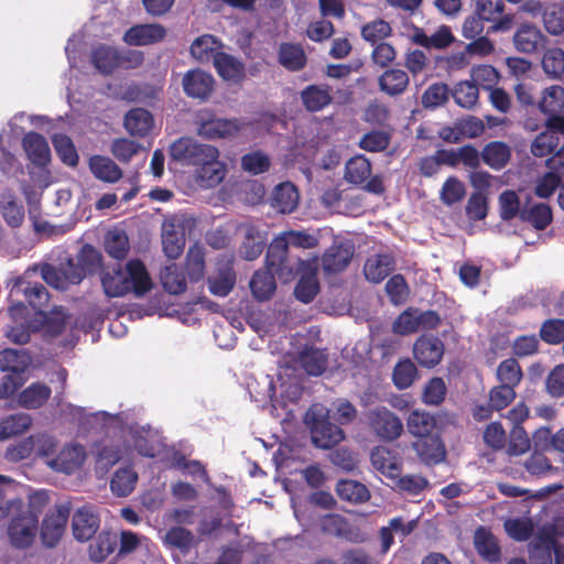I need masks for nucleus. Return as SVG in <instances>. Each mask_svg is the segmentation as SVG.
Listing matches in <instances>:
<instances>
[{
    "mask_svg": "<svg viewBox=\"0 0 564 564\" xmlns=\"http://www.w3.org/2000/svg\"><path fill=\"white\" fill-rule=\"evenodd\" d=\"M455 102L466 109L473 108L479 98V89L471 82H460L455 86L453 91Z\"/></svg>",
    "mask_w": 564,
    "mask_h": 564,
    "instance_id": "57",
    "label": "nucleus"
},
{
    "mask_svg": "<svg viewBox=\"0 0 564 564\" xmlns=\"http://www.w3.org/2000/svg\"><path fill=\"white\" fill-rule=\"evenodd\" d=\"M371 175V163L362 154L349 159L345 166V180L354 185H362Z\"/></svg>",
    "mask_w": 564,
    "mask_h": 564,
    "instance_id": "42",
    "label": "nucleus"
},
{
    "mask_svg": "<svg viewBox=\"0 0 564 564\" xmlns=\"http://www.w3.org/2000/svg\"><path fill=\"white\" fill-rule=\"evenodd\" d=\"M123 123L131 135L145 137L153 127V116L143 108H133L126 113Z\"/></svg>",
    "mask_w": 564,
    "mask_h": 564,
    "instance_id": "36",
    "label": "nucleus"
},
{
    "mask_svg": "<svg viewBox=\"0 0 564 564\" xmlns=\"http://www.w3.org/2000/svg\"><path fill=\"white\" fill-rule=\"evenodd\" d=\"M520 219L536 230H544L553 221L552 208L545 203L534 204L530 208H522Z\"/></svg>",
    "mask_w": 564,
    "mask_h": 564,
    "instance_id": "43",
    "label": "nucleus"
},
{
    "mask_svg": "<svg viewBox=\"0 0 564 564\" xmlns=\"http://www.w3.org/2000/svg\"><path fill=\"white\" fill-rule=\"evenodd\" d=\"M118 546L116 533L101 531L97 538L89 544V558L95 563L104 562Z\"/></svg>",
    "mask_w": 564,
    "mask_h": 564,
    "instance_id": "37",
    "label": "nucleus"
},
{
    "mask_svg": "<svg viewBox=\"0 0 564 564\" xmlns=\"http://www.w3.org/2000/svg\"><path fill=\"white\" fill-rule=\"evenodd\" d=\"M245 230L243 241L239 248L240 256L246 260L257 259L263 251L264 239L260 230L252 224L241 226Z\"/></svg>",
    "mask_w": 564,
    "mask_h": 564,
    "instance_id": "35",
    "label": "nucleus"
},
{
    "mask_svg": "<svg viewBox=\"0 0 564 564\" xmlns=\"http://www.w3.org/2000/svg\"><path fill=\"white\" fill-rule=\"evenodd\" d=\"M322 267L321 258L317 254H310L306 258H299L293 265H290L283 282L296 280V282H318L317 273Z\"/></svg>",
    "mask_w": 564,
    "mask_h": 564,
    "instance_id": "22",
    "label": "nucleus"
},
{
    "mask_svg": "<svg viewBox=\"0 0 564 564\" xmlns=\"http://www.w3.org/2000/svg\"><path fill=\"white\" fill-rule=\"evenodd\" d=\"M336 494L340 500L350 503H362L370 499L369 489L361 482L351 479H341L336 485Z\"/></svg>",
    "mask_w": 564,
    "mask_h": 564,
    "instance_id": "40",
    "label": "nucleus"
},
{
    "mask_svg": "<svg viewBox=\"0 0 564 564\" xmlns=\"http://www.w3.org/2000/svg\"><path fill=\"white\" fill-rule=\"evenodd\" d=\"M44 282H82L102 271V254L91 245H85L76 259L65 256L57 267L51 263L39 265ZM37 270V265L33 268Z\"/></svg>",
    "mask_w": 564,
    "mask_h": 564,
    "instance_id": "2",
    "label": "nucleus"
},
{
    "mask_svg": "<svg viewBox=\"0 0 564 564\" xmlns=\"http://www.w3.org/2000/svg\"><path fill=\"white\" fill-rule=\"evenodd\" d=\"M311 417V437L312 443L322 449H329L339 444L345 438V432L338 425L330 422L328 415L317 416L311 411L307 417Z\"/></svg>",
    "mask_w": 564,
    "mask_h": 564,
    "instance_id": "7",
    "label": "nucleus"
},
{
    "mask_svg": "<svg viewBox=\"0 0 564 564\" xmlns=\"http://www.w3.org/2000/svg\"><path fill=\"white\" fill-rule=\"evenodd\" d=\"M23 284H13L11 293L13 292H23L28 303L39 315L40 312H43L42 308L46 306L50 300V294L44 286V284H34L32 288L21 289Z\"/></svg>",
    "mask_w": 564,
    "mask_h": 564,
    "instance_id": "50",
    "label": "nucleus"
},
{
    "mask_svg": "<svg viewBox=\"0 0 564 564\" xmlns=\"http://www.w3.org/2000/svg\"><path fill=\"white\" fill-rule=\"evenodd\" d=\"M466 195L464 183L455 176H449L441 189V200L447 205H454L460 202Z\"/></svg>",
    "mask_w": 564,
    "mask_h": 564,
    "instance_id": "63",
    "label": "nucleus"
},
{
    "mask_svg": "<svg viewBox=\"0 0 564 564\" xmlns=\"http://www.w3.org/2000/svg\"><path fill=\"white\" fill-rule=\"evenodd\" d=\"M297 364L308 376H321L327 368L328 354L326 349L305 344L299 351Z\"/></svg>",
    "mask_w": 564,
    "mask_h": 564,
    "instance_id": "21",
    "label": "nucleus"
},
{
    "mask_svg": "<svg viewBox=\"0 0 564 564\" xmlns=\"http://www.w3.org/2000/svg\"><path fill=\"white\" fill-rule=\"evenodd\" d=\"M288 242L285 238L278 236L270 242L265 254V272L261 282H275V279L284 280L288 265ZM260 272H254L249 282H260Z\"/></svg>",
    "mask_w": 564,
    "mask_h": 564,
    "instance_id": "6",
    "label": "nucleus"
},
{
    "mask_svg": "<svg viewBox=\"0 0 564 564\" xmlns=\"http://www.w3.org/2000/svg\"><path fill=\"white\" fill-rule=\"evenodd\" d=\"M52 390L43 382H33L19 395L20 404L25 409L36 410L51 398Z\"/></svg>",
    "mask_w": 564,
    "mask_h": 564,
    "instance_id": "38",
    "label": "nucleus"
},
{
    "mask_svg": "<svg viewBox=\"0 0 564 564\" xmlns=\"http://www.w3.org/2000/svg\"><path fill=\"white\" fill-rule=\"evenodd\" d=\"M503 11L505 3L502 0H476L475 12L485 21L492 22L488 33L509 32L513 28V14H502Z\"/></svg>",
    "mask_w": 564,
    "mask_h": 564,
    "instance_id": "8",
    "label": "nucleus"
},
{
    "mask_svg": "<svg viewBox=\"0 0 564 564\" xmlns=\"http://www.w3.org/2000/svg\"><path fill=\"white\" fill-rule=\"evenodd\" d=\"M22 147L29 160L37 166H45L51 161V150L46 139L39 132H28L22 139Z\"/></svg>",
    "mask_w": 564,
    "mask_h": 564,
    "instance_id": "23",
    "label": "nucleus"
},
{
    "mask_svg": "<svg viewBox=\"0 0 564 564\" xmlns=\"http://www.w3.org/2000/svg\"><path fill=\"white\" fill-rule=\"evenodd\" d=\"M215 84L212 74L198 68L187 70L182 79L185 95L200 101H206L212 97L215 90Z\"/></svg>",
    "mask_w": 564,
    "mask_h": 564,
    "instance_id": "14",
    "label": "nucleus"
},
{
    "mask_svg": "<svg viewBox=\"0 0 564 564\" xmlns=\"http://www.w3.org/2000/svg\"><path fill=\"white\" fill-rule=\"evenodd\" d=\"M278 61L289 72H299L306 66L307 57L301 44L283 42L279 46Z\"/></svg>",
    "mask_w": 564,
    "mask_h": 564,
    "instance_id": "30",
    "label": "nucleus"
},
{
    "mask_svg": "<svg viewBox=\"0 0 564 564\" xmlns=\"http://www.w3.org/2000/svg\"><path fill=\"white\" fill-rule=\"evenodd\" d=\"M69 518V507L56 506L55 510L47 513L42 522L41 539L47 547H54L62 539Z\"/></svg>",
    "mask_w": 564,
    "mask_h": 564,
    "instance_id": "12",
    "label": "nucleus"
},
{
    "mask_svg": "<svg viewBox=\"0 0 564 564\" xmlns=\"http://www.w3.org/2000/svg\"><path fill=\"white\" fill-rule=\"evenodd\" d=\"M475 546L478 553L487 560L496 561L500 555V549L494 535L482 529H479L476 532Z\"/></svg>",
    "mask_w": 564,
    "mask_h": 564,
    "instance_id": "62",
    "label": "nucleus"
},
{
    "mask_svg": "<svg viewBox=\"0 0 564 564\" xmlns=\"http://www.w3.org/2000/svg\"><path fill=\"white\" fill-rule=\"evenodd\" d=\"M445 352L444 343L434 335L423 334L419 336L413 345L414 359L421 367L434 368L437 366Z\"/></svg>",
    "mask_w": 564,
    "mask_h": 564,
    "instance_id": "9",
    "label": "nucleus"
},
{
    "mask_svg": "<svg viewBox=\"0 0 564 564\" xmlns=\"http://www.w3.org/2000/svg\"><path fill=\"white\" fill-rule=\"evenodd\" d=\"M88 166L91 174L105 183L113 184L122 177V170L108 156L93 155L89 158Z\"/></svg>",
    "mask_w": 564,
    "mask_h": 564,
    "instance_id": "28",
    "label": "nucleus"
},
{
    "mask_svg": "<svg viewBox=\"0 0 564 564\" xmlns=\"http://www.w3.org/2000/svg\"><path fill=\"white\" fill-rule=\"evenodd\" d=\"M361 422L371 435L386 443L397 441L404 432L402 420L384 405H376L366 410Z\"/></svg>",
    "mask_w": 564,
    "mask_h": 564,
    "instance_id": "4",
    "label": "nucleus"
},
{
    "mask_svg": "<svg viewBox=\"0 0 564 564\" xmlns=\"http://www.w3.org/2000/svg\"><path fill=\"white\" fill-rule=\"evenodd\" d=\"M558 143L560 139L557 135L543 131L534 138L531 144V153L536 158L547 156L555 151Z\"/></svg>",
    "mask_w": 564,
    "mask_h": 564,
    "instance_id": "64",
    "label": "nucleus"
},
{
    "mask_svg": "<svg viewBox=\"0 0 564 564\" xmlns=\"http://www.w3.org/2000/svg\"><path fill=\"white\" fill-rule=\"evenodd\" d=\"M540 338L549 345H558L564 341V319L549 318L544 321L539 330Z\"/></svg>",
    "mask_w": 564,
    "mask_h": 564,
    "instance_id": "58",
    "label": "nucleus"
},
{
    "mask_svg": "<svg viewBox=\"0 0 564 564\" xmlns=\"http://www.w3.org/2000/svg\"><path fill=\"white\" fill-rule=\"evenodd\" d=\"M391 137L382 130H372L365 133L359 140V148L368 152H382L388 149Z\"/></svg>",
    "mask_w": 564,
    "mask_h": 564,
    "instance_id": "60",
    "label": "nucleus"
},
{
    "mask_svg": "<svg viewBox=\"0 0 564 564\" xmlns=\"http://www.w3.org/2000/svg\"><path fill=\"white\" fill-rule=\"evenodd\" d=\"M34 318L36 323L32 325V330H43L44 335L50 337H57L63 334L69 322V315L62 306L55 307L50 313L40 312Z\"/></svg>",
    "mask_w": 564,
    "mask_h": 564,
    "instance_id": "19",
    "label": "nucleus"
},
{
    "mask_svg": "<svg viewBox=\"0 0 564 564\" xmlns=\"http://www.w3.org/2000/svg\"><path fill=\"white\" fill-rule=\"evenodd\" d=\"M441 433L416 438L412 444L419 458L429 466L437 465L446 457V448Z\"/></svg>",
    "mask_w": 564,
    "mask_h": 564,
    "instance_id": "17",
    "label": "nucleus"
},
{
    "mask_svg": "<svg viewBox=\"0 0 564 564\" xmlns=\"http://www.w3.org/2000/svg\"><path fill=\"white\" fill-rule=\"evenodd\" d=\"M0 209L10 227L17 228L21 226L24 220V208L18 203L17 197L11 192L1 195Z\"/></svg>",
    "mask_w": 564,
    "mask_h": 564,
    "instance_id": "45",
    "label": "nucleus"
},
{
    "mask_svg": "<svg viewBox=\"0 0 564 564\" xmlns=\"http://www.w3.org/2000/svg\"><path fill=\"white\" fill-rule=\"evenodd\" d=\"M221 42L212 34H204L194 40L191 45L192 56L200 63L214 61L215 55L220 53Z\"/></svg>",
    "mask_w": 564,
    "mask_h": 564,
    "instance_id": "41",
    "label": "nucleus"
},
{
    "mask_svg": "<svg viewBox=\"0 0 564 564\" xmlns=\"http://www.w3.org/2000/svg\"><path fill=\"white\" fill-rule=\"evenodd\" d=\"M516 397L514 388L499 383L489 390L488 401L496 411H501L508 408Z\"/></svg>",
    "mask_w": 564,
    "mask_h": 564,
    "instance_id": "61",
    "label": "nucleus"
},
{
    "mask_svg": "<svg viewBox=\"0 0 564 564\" xmlns=\"http://www.w3.org/2000/svg\"><path fill=\"white\" fill-rule=\"evenodd\" d=\"M511 155V148L502 141H490L481 150L482 162L495 171L505 169Z\"/></svg>",
    "mask_w": 564,
    "mask_h": 564,
    "instance_id": "29",
    "label": "nucleus"
},
{
    "mask_svg": "<svg viewBox=\"0 0 564 564\" xmlns=\"http://www.w3.org/2000/svg\"><path fill=\"white\" fill-rule=\"evenodd\" d=\"M496 377L499 383L516 389L523 378V372L519 361L516 358L510 357L498 365Z\"/></svg>",
    "mask_w": 564,
    "mask_h": 564,
    "instance_id": "46",
    "label": "nucleus"
},
{
    "mask_svg": "<svg viewBox=\"0 0 564 564\" xmlns=\"http://www.w3.org/2000/svg\"><path fill=\"white\" fill-rule=\"evenodd\" d=\"M138 481V474L131 467L119 468L112 476L110 489L117 497L129 496Z\"/></svg>",
    "mask_w": 564,
    "mask_h": 564,
    "instance_id": "44",
    "label": "nucleus"
},
{
    "mask_svg": "<svg viewBox=\"0 0 564 564\" xmlns=\"http://www.w3.org/2000/svg\"><path fill=\"white\" fill-rule=\"evenodd\" d=\"M39 522L35 516H24L21 512L13 517L8 525L10 543L15 549H26L35 540Z\"/></svg>",
    "mask_w": 564,
    "mask_h": 564,
    "instance_id": "11",
    "label": "nucleus"
},
{
    "mask_svg": "<svg viewBox=\"0 0 564 564\" xmlns=\"http://www.w3.org/2000/svg\"><path fill=\"white\" fill-rule=\"evenodd\" d=\"M31 356L23 349L7 348L0 351V371L23 375L31 365Z\"/></svg>",
    "mask_w": 564,
    "mask_h": 564,
    "instance_id": "32",
    "label": "nucleus"
},
{
    "mask_svg": "<svg viewBox=\"0 0 564 564\" xmlns=\"http://www.w3.org/2000/svg\"><path fill=\"white\" fill-rule=\"evenodd\" d=\"M500 218L510 221L517 216L520 218L521 207L520 198L514 191H503L498 198Z\"/></svg>",
    "mask_w": 564,
    "mask_h": 564,
    "instance_id": "54",
    "label": "nucleus"
},
{
    "mask_svg": "<svg viewBox=\"0 0 564 564\" xmlns=\"http://www.w3.org/2000/svg\"><path fill=\"white\" fill-rule=\"evenodd\" d=\"M100 527L99 514L93 506L85 505L78 508L72 518L74 538L79 542L90 540Z\"/></svg>",
    "mask_w": 564,
    "mask_h": 564,
    "instance_id": "15",
    "label": "nucleus"
},
{
    "mask_svg": "<svg viewBox=\"0 0 564 564\" xmlns=\"http://www.w3.org/2000/svg\"><path fill=\"white\" fill-rule=\"evenodd\" d=\"M152 430L150 426L134 425L130 427V436L135 451L144 457L153 458L156 455L155 446L151 440Z\"/></svg>",
    "mask_w": 564,
    "mask_h": 564,
    "instance_id": "47",
    "label": "nucleus"
},
{
    "mask_svg": "<svg viewBox=\"0 0 564 564\" xmlns=\"http://www.w3.org/2000/svg\"><path fill=\"white\" fill-rule=\"evenodd\" d=\"M542 68L549 78H562L564 75V51L560 47L547 48L542 57Z\"/></svg>",
    "mask_w": 564,
    "mask_h": 564,
    "instance_id": "48",
    "label": "nucleus"
},
{
    "mask_svg": "<svg viewBox=\"0 0 564 564\" xmlns=\"http://www.w3.org/2000/svg\"><path fill=\"white\" fill-rule=\"evenodd\" d=\"M196 134L205 140H226L239 135L243 122L238 118L218 117L215 110L203 108L194 117Z\"/></svg>",
    "mask_w": 564,
    "mask_h": 564,
    "instance_id": "3",
    "label": "nucleus"
},
{
    "mask_svg": "<svg viewBox=\"0 0 564 564\" xmlns=\"http://www.w3.org/2000/svg\"><path fill=\"white\" fill-rule=\"evenodd\" d=\"M165 271L166 276L175 275L172 282H186V278L189 280V282H199L203 279L205 272L204 247L195 243L188 249L184 265L185 276H182V279H178V267L175 263L165 267Z\"/></svg>",
    "mask_w": 564,
    "mask_h": 564,
    "instance_id": "13",
    "label": "nucleus"
},
{
    "mask_svg": "<svg viewBox=\"0 0 564 564\" xmlns=\"http://www.w3.org/2000/svg\"><path fill=\"white\" fill-rule=\"evenodd\" d=\"M300 97L307 111L318 112L332 104L333 89L326 84H312L300 93Z\"/></svg>",
    "mask_w": 564,
    "mask_h": 564,
    "instance_id": "24",
    "label": "nucleus"
},
{
    "mask_svg": "<svg viewBox=\"0 0 564 564\" xmlns=\"http://www.w3.org/2000/svg\"><path fill=\"white\" fill-rule=\"evenodd\" d=\"M226 172V165L217 158L197 169V178L202 186L214 187L225 178Z\"/></svg>",
    "mask_w": 564,
    "mask_h": 564,
    "instance_id": "49",
    "label": "nucleus"
},
{
    "mask_svg": "<svg viewBox=\"0 0 564 564\" xmlns=\"http://www.w3.org/2000/svg\"><path fill=\"white\" fill-rule=\"evenodd\" d=\"M406 427L409 433L415 438L442 432V427L437 424L436 416L420 410H413L409 414Z\"/></svg>",
    "mask_w": 564,
    "mask_h": 564,
    "instance_id": "25",
    "label": "nucleus"
},
{
    "mask_svg": "<svg viewBox=\"0 0 564 564\" xmlns=\"http://www.w3.org/2000/svg\"><path fill=\"white\" fill-rule=\"evenodd\" d=\"M299 200L300 194L296 186L291 182H283L274 187L271 205L282 214H291L297 207Z\"/></svg>",
    "mask_w": 564,
    "mask_h": 564,
    "instance_id": "27",
    "label": "nucleus"
},
{
    "mask_svg": "<svg viewBox=\"0 0 564 564\" xmlns=\"http://www.w3.org/2000/svg\"><path fill=\"white\" fill-rule=\"evenodd\" d=\"M53 145L61 161L72 167L77 166L79 156L72 139L66 134H56L53 138Z\"/></svg>",
    "mask_w": 564,
    "mask_h": 564,
    "instance_id": "53",
    "label": "nucleus"
},
{
    "mask_svg": "<svg viewBox=\"0 0 564 564\" xmlns=\"http://www.w3.org/2000/svg\"><path fill=\"white\" fill-rule=\"evenodd\" d=\"M354 257V247L346 242H334L321 258L322 269L326 274L345 271Z\"/></svg>",
    "mask_w": 564,
    "mask_h": 564,
    "instance_id": "16",
    "label": "nucleus"
},
{
    "mask_svg": "<svg viewBox=\"0 0 564 564\" xmlns=\"http://www.w3.org/2000/svg\"><path fill=\"white\" fill-rule=\"evenodd\" d=\"M395 271V259L391 254H372L367 258L364 264V274L368 282H405L402 274H393Z\"/></svg>",
    "mask_w": 564,
    "mask_h": 564,
    "instance_id": "10",
    "label": "nucleus"
},
{
    "mask_svg": "<svg viewBox=\"0 0 564 564\" xmlns=\"http://www.w3.org/2000/svg\"><path fill=\"white\" fill-rule=\"evenodd\" d=\"M171 158L183 165H193L197 169L219 158V151L215 145L199 143L197 140L183 137L172 143Z\"/></svg>",
    "mask_w": 564,
    "mask_h": 564,
    "instance_id": "5",
    "label": "nucleus"
},
{
    "mask_svg": "<svg viewBox=\"0 0 564 564\" xmlns=\"http://www.w3.org/2000/svg\"><path fill=\"white\" fill-rule=\"evenodd\" d=\"M271 161L268 154L262 151H252L241 158V167L243 171L259 175L270 170Z\"/></svg>",
    "mask_w": 564,
    "mask_h": 564,
    "instance_id": "56",
    "label": "nucleus"
},
{
    "mask_svg": "<svg viewBox=\"0 0 564 564\" xmlns=\"http://www.w3.org/2000/svg\"><path fill=\"white\" fill-rule=\"evenodd\" d=\"M360 34L366 42L375 45L391 36L392 28L386 20L376 19L362 25Z\"/></svg>",
    "mask_w": 564,
    "mask_h": 564,
    "instance_id": "52",
    "label": "nucleus"
},
{
    "mask_svg": "<svg viewBox=\"0 0 564 564\" xmlns=\"http://www.w3.org/2000/svg\"><path fill=\"white\" fill-rule=\"evenodd\" d=\"M105 250L113 259H124L129 252V239L126 231L108 232L105 237Z\"/></svg>",
    "mask_w": 564,
    "mask_h": 564,
    "instance_id": "51",
    "label": "nucleus"
},
{
    "mask_svg": "<svg viewBox=\"0 0 564 564\" xmlns=\"http://www.w3.org/2000/svg\"><path fill=\"white\" fill-rule=\"evenodd\" d=\"M90 62L100 74L110 75L118 68V48L99 44L93 48Z\"/></svg>",
    "mask_w": 564,
    "mask_h": 564,
    "instance_id": "33",
    "label": "nucleus"
},
{
    "mask_svg": "<svg viewBox=\"0 0 564 564\" xmlns=\"http://www.w3.org/2000/svg\"><path fill=\"white\" fill-rule=\"evenodd\" d=\"M107 297L130 296L140 300L144 315L178 313L180 296L187 290V284H101Z\"/></svg>",
    "mask_w": 564,
    "mask_h": 564,
    "instance_id": "1",
    "label": "nucleus"
},
{
    "mask_svg": "<svg viewBox=\"0 0 564 564\" xmlns=\"http://www.w3.org/2000/svg\"><path fill=\"white\" fill-rule=\"evenodd\" d=\"M162 243L165 254L171 259L178 258L184 250V238L180 237L174 230V225H164L162 234Z\"/></svg>",
    "mask_w": 564,
    "mask_h": 564,
    "instance_id": "59",
    "label": "nucleus"
},
{
    "mask_svg": "<svg viewBox=\"0 0 564 564\" xmlns=\"http://www.w3.org/2000/svg\"><path fill=\"white\" fill-rule=\"evenodd\" d=\"M546 37L541 30L532 23H522L513 35V43L517 51L525 54H533L544 47Z\"/></svg>",
    "mask_w": 564,
    "mask_h": 564,
    "instance_id": "20",
    "label": "nucleus"
},
{
    "mask_svg": "<svg viewBox=\"0 0 564 564\" xmlns=\"http://www.w3.org/2000/svg\"><path fill=\"white\" fill-rule=\"evenodd\" d=\"M165 36L166 29L162 24H135L126 31L123 41L130 46H147L163 41Z\"/></svg>",
    "mask_w": 564,
    "mask_h": 564,
    "instance_id": "18",
    "label": "nucleus"
},
{
    "mask_svg": "<svg viewBox=\"0 0 564 564\" xmlns=\"http://www.w3.org/2000/svg\"><path fill=\"white\" fill-rule=\"evenodd\" d=\"M214 66L218 75L225 80L238 83L245 77V65L225 52L215 55Z\"/></svg>",
    "mask_w": 564,
    "mask_h": 564,
    "instance_id": "34",
    "label": "nucleus"
},
{
    "mask_svg": "<svg viewBox=\"0 0 564 564\" xmlns=\"http://www.w3.org/2000/svg\"><path fill=\"white\" fill-rule=\"evenodd\" d=\"M417 376V369L410 359L399 361L393 369V383L399 389H406L412 386Z\"/></svg>",
    "mask_w": 564,
    "mask_h": 564,
    "instance_id": "55",
    "label": "nucleus"
},
{
    "mask_svg": "<svg viewBox=\"0 0 564 564\" xmlns=\"http://www.w3.org/2000/svg\"><path fill=\"white\" fill-rule=\"evenodd\" d=\"M32 424L26 413L10 414L0 420V442L24 434Z\"/></svg>",
    "mask_w": 564,
    "mask_h": 564,
    "instance_id": "39",
    "label": "nucleus"
},
{
    "mask_svg": "<svg viewBox=\"0 0 564 564\" xmlns=\"http://www.w3.org/2000/svg\"><path fill=\"white\" fill-rule=\"evenodd\" d=\"M409 83L408 73L399 68L387 69L378 78L380 90L391 97L402 95L406 90Z\"/></svg>",
    "mask_w": 564,
    "mask_h": 564,
    "instance_id": "31",
    "label": "nucleus"
},
{
    "mask_svg": "<svg viewBox=\"0 0 564 564\" xmlns=\"http://www.w3.org/2000/svg\"><path fill=\"white\" fill-rule=\"evenodd\" d=\"M370 459L372 466L384 476L397 478L401 475L402 464L393 451L383 446L375 447L371 451Z\"/></svg>",
    "mask_w": 564,
    "mask_h": 564,
    "instance_id": "26",
    "label": "nucleus"
}]
</instances>
